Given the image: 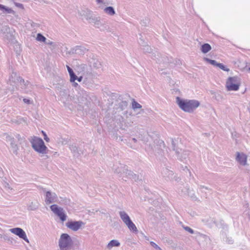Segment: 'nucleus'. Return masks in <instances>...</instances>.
I'll use <instances>...</instances> for the list:
<instances>
[{
  "instance_id": "45",
  "label": "nucleus",
  "mask_w": 250,
  "mask_h": 250,
  "mask_svg": "<svg viewBox=\"0 0 250 250\" xmlns=\"http://www.w3.org/2000/svg\"><path fill=\"white\" fill-rule=\"evenodd\" d=\"M132 140L134 142V143H136L137 142V139H135V138H132Z\"/></svg>"
},
{
  "instance_id": "44",
  "label": "nucleus",
  "mask_w": 250,
  "mask_h": 250,
  "mask_svg": "<svg viewBox=\"0 0 250 250\" xmlns=\"http://www.w3.org/2000/svg\"><path fill=\"white\" fill-rule=\"evenodd\" d=\"M46 43L47 44L51 45L52 44V42L50 41H49V42H47Z\"/></svg>"
},
{
  "instance_id": "31",
  "label": "nucleus",
  "mask_w": 250,
  "mask_h": 250,
  "mask_svg": "<svg viewBox=\"0 0 250 250\" xmlns=\"http://www.w3.org/2000/svg\"><path fill=\"white\" fill-rule=\"evenodd\" d=\"M199 189L201 192H204L205 190H208L209 193L210 192V189L204 186H200Z\"/></svg>"
},
{
  "instance_id": "8",
  "label": "nucleus",
  "mask_w": 250,
  "mask_h": 250,
  "mask_svg": "<svg viewBox=\"0 0 250 250\" xmlns=\"http://www.w3.org/2000/svg\"><path fill=\"white\" fill-rule=\"evenodd\" d=\"M226 87L228 91H237L239 88V82L237 77H230L226 82Z\"/></svg>"
},
{
  "instance_id": "42",
  "label": "nucleus",
  "mask_w": 250,
  "mask_h": 250,
  "mask_svg": "<svg viewBox=\"0 0 250 250\" xmlns=\"http://www.w3.org/2000/svg\"><path fill=\"white\" fill-rule=\"evenodd\" d=\"M123 105L125 106H127V103L126 102H122Z\"/></svg>"
},
{
  "instance_id": "29",
  "label": "nucleus",
  "mask_w": 250,
  "mask_h": 250,
  "mask_svg": "<svg viewBox=\"0 0 250 250\" xmlns=\"http://www.w3.org/2000/svg\"><path fill=\"white\" fill-rule=\"evenodd\" d=\"M183 228L185 230L187 231L190 234H193L194 233V230L191 228H189V227H188V226L185 227L184 226V227H183Z\"/></svg>"
},
{
  "instance_id": "5",
  "label": "nucleus",
  "mask_w": 250,
  "mask_h": 250,
  "mask_svg": "<svg viewBox=\"0 0 250 250\" xmlns=\"http://www.w3.org/2000/svg\"><path fill=\"white\" fill-rule=\"evenodd\" d=\"M119 214L121 219L127 226L128 229L133 232L137 233L138 232L137 228L126 212L125 211H120Z\"/></svg>"
},
{
  "instance_id": "24",
  "label": "nucleus",
  "mask_w": 250,
  "mask_h": 250,
  "mask_svg": "<svg viewBox=\"0 0 250 250\" xmlns=\"http://www.w3.org/2000/svg\"><path fill=\"white\" fill-rule=\"evenodd\" d=\"M132 107L134 110H135L136 109H140L142 108V105L136 102L134 99H133L132 103Z\"/></svg>"
},
{
  "instance_id": "22",
  "label": "nucleus",
  "mask_w": 250,
  "mask_h": 250,
  "mask_svg": "<svg viewBox=\"0 0 250 250\" xmlns=\"http://www.w3.org/2000/svg\"><path fill=\"white\" fill-rule=\"evenodd\" d=\"M59 203L62 205L66 206H71V201L70 199L66 198H60V200Z\"/></svg>"
},
{
  "instance_id": "6",
  "label": "nucleus",
  "mask_w": 250,
  "mask_h": 250,
  "mask_svg": "<svg viewBox=\"0 0 250 250\" xmlns=\"http://www.w3.org/2000/svg\"><path fill=\"white\" fill-rule=\"evenodd\" d=\"M120 167H118L117 168L115 169V172L121 175L125 174L129 178L137 181L139 180V176H137L136 174H134L132 171L128 170L122 164H120Z\"/></svg>"
},
{
  "instance_id": "27",
  "label": "nucleus",
  "mask_w": 250,
  "mask_h": 250,
  "mask_svg": "<svg viewBox=\"0 0 250 250\" xmlns=\"http://www.w3.org/2000/svg\"><path fill=\"white\" fill-rule=\"evenodd\" d=\"M217 67L226 72H229V68H227L226 66L221 63H218Z\"/></svg>"
},
{
  "instance_id": "19",
  "label": "nucleus",
  "mask_w": 250,
  "mask_h": 250,
  "mask_svg": "<svg viewBox=\"0 0 250 250\" xmlns=\"http://www.w3.org/2000/svg\"><path fill=\"white\" fill-rule=\"evenodd\" d=\"M66 67L70 77V82H74V81L76 80V78H77V76L70 67H69L68 65H66Z\"/></svg>"
},
{
  "instance_id": "32",
  "label": "nucleus",
  "mask_w": 250,
  "mask_h": 250,
  "mask_svg": "<svg viewBox=\"0 0 250 250\" xmlns=\"http://www.w3.org/2000/svg\"><path fill=\"white\" fill-rule=\"evenodd\" d=\"M143 50H144V51H145L146 52L150 53H151L150 51H151V48H150V47L149 45H147L144 46Z\"/></svg>"
},
{
  "instance_id": "40",
  "label": "nucleus",
  "mask_w": 250,
  "mask_h": 250,
  "mask_svg": "<svg viewBox=\"0 0 250 250\" xmlns=\"http://www.w3.org/2000/svg\"><path fill=\"white\" fill-rule=\"evenodd\" d=\"M5 8H6L5 6H4V5H3L2 4H0V10H5Z\"/></svg>"
},
{
  "instance_id": "23",
  "label": "nucleus",
  "mask_w": 250,
  "mask_h": 250,
  "mask_svg": "<svg viewBox=\"0 0 250 250\" xmlns=\"http://www.w3.org/2000/svg\"><path fill=\"white\" fill-rule=\"evenodd\" d=\"M201 51L204 53H207L211 49V47L208 43H204L201 46Z\"/></svg>"
},
{
  "instance_id": "16",
  "label": "nucleus",
  "mask_w": 250,
  "mask_h": 250,
  "mask_svg": "<svg viewBox=\"0 0 250 250\" xmlns=\"http://www.w3.org/2000/svg\"><path fill=\"white\" fill-rule=\"evenodd\" d=\"M162 174L164 177L171 179L172 178L174 173L172 170H169L167 167H165L163 168Z\"/></svg>"
},
{
  "instance_id": "33",
  "label": "nucleus",
  "mask_w": 250,
  "mask_h": 250,
  "mask_svg": "<svg viewBox=\"0 0 250 250\" xmlns=\"http://www.w3.org/2000/svg\"><path fill=\"white\" fill-rule=\"evenodd\" d=\"M42 135L43 136L44 140L47 142H48L49 141V138L47 137V135L46 133L44 131H42Z\"/></svg>"
},
{
  "instance_id": "13",
  "label": "nucleus",
  "mask_w": 250,
  "mask_h": 250,
  "mask_svg": "<svg viewBox=\"0 0 250 250\" xmlns=\"http://www.w3.org/2000/svg\"><path fill=\"white\" fill-rule=\"evenodd\" d=\"M151 57L152 59L155 60L158 63L167 62L168 60L167 57L162 56V55L157 51L152 52Z\"/></svg>"
},
{
  "instance_id": "9",
  "label": "nucleus",
  "mask_w": 250,
  "mask_h": 250,
  "mask_svg": "<svg viewBox=\"0 0 250 250\" xmlns=\"http://www.w3.org/2000/svg\"><path fill=\"white\" fill-rule=\"evenodd\" d=\"M50 208L51 211L57 215L62 222L66 220L67 216L62 208L59 207L56 204L51 205Z\"/></svg>"
},
{
  "instance_id": "11",
  "label": "nucleus",
  "mask_w": 250,
  "mask_h": 250,
  "mask_svg": "<svg viewBox=\"0 0 250 250\" xmlns=\"http://www.w3.org/2000/svg\"><path fill=\"white\" fill-rule=\"evenodd\" d=\"M9 230L11 233L18 236L20 238L22 239L26 242H29V240L25 231L21 228H14L10 229Z\"/></svg>"
},
{
  "instance_id": "3",
  "label": "nucleus",
  "mask_w": 250,
  "mask_h": 250,
  "mask_svg": "<svg viewBox=\"0 0 250 250\" xmlns=\"http://www.w3.org/2000/svg\"><path fill=\"white\" fill-rule=\"evenodd\" d=\"M30 142L33 148L36 152L42 154L47 153V147L45 146L42 139L38 137H34L32 138Z\"/></svg>"
},
{
  "instance_id": "48",
  "label": "nucleus",
  "mask_w": 250,
  "mask_h": 250,
  "mask_svg": "<svg viewBox=\"0 0 250 250\" xmlns=\"http://www.w3.org/2000/svg\"><path fill=\"white\" fill-rule=\"evenodd\" d=\"M143 42H144V41H143V42H139V44H141L142 45L144 46Z\"/></svg>"
},
{
  "instance_id": "17",
  "label": "nucleus",
  "mask_w": 250,
  "mask_h": 250,
  "mask_svg": "<svg viewBox=\"0 0 250 250\" xmlns=\"http://www.w3.org/2000/svg\"><path fill=\"white\" fill-rule=\"evenodd\" d=\"M71 151L74 154V155L78 157L83 152L82 151L79 150L75 145H72L69 147Z\"/></svg>"
},
{
  "instance_id": "2",
  "label": "nucleus",
  "mask_w": 250,
  "mask_h": 250,
  "mask_svg": "<svg viewBox=\"0 0 250 250\" xmlns=\"http://www.w3.org/2000/svg\"><path fill=\"white\" fill-rule=\"evenodd\" d=\"M172 147L175 152L178 159L181 162L187 164L189 160V152L188 150L182 149L178 146V140H171Z\"/></svg>"
},
{
  "instance_id": "7",
  "label": "nucleus",
  "mask_w": 250,
  "mask_h": 250,
  "mask_svg": "<svg viewBox=\"0 0 250 250\" xmlns=\"http://www.w3.org/2000/svg\"><path fill=\"white\" fill-rule=\"evenodd\" d=\"M18 83H19L21 86H23L24 87L28 86L29 84V83L28 81L25 82L23 79L20 77H19L17 73L12 72L9 77V84L11 85L16 86Z\"/></svg>"
},
{
  "instance_id": "20",
  "label": "nucleus",
  "mask_w": 250,
  "mask_h": 250,
  "mask_svg": "<svg viewBox=\"0 0 250 250\" xmlns=\"http://www.w3.org/2000/svg\"><path fill=\"white\" fill-rule=\"evenodd\" d=\"M104 11L109 16H113L115 14V11L112 6H108L104 9Z\"/></svg>"
},
{
  "instance_id": "39",
  "label": "nucleus",
  "mask_w": 250,
  "mask_h": 250,
  "mask_svg": "<svg viewBox=\"0 0 250 250\" xmlns=\"http://www.w3.org/2000/svg\"><path fill=\"white\" fill-rule=\"evenodd\" d=\"M76 80H77L78 82H80L82 81V79H83V77L82 76H80L79 77H78L77 76V78H76Z\"/></svg>"
},
{
  "instance_id": "18",
  "label": "nucleus",
  "mask_w": 250,
  "mask_h": 250,
  "mask_svg": "<svg viewBox=\"0 0 250 250\" xmlns=\"http://www.w3.org/2000/svg\"><path fill=\"white\" fill-rule=\"evenodd\" d=\"M120 246V243L119 242V241L117 240H111L107 245L106 246V248L108 249H111L113 247H118Z\"/></svg>"
},
{
  "instance_id": "30",
  "label": "nucleus",
  "mask_w": 250,
  "mask_h": 250,
  "mask_svg": "<svg viewBox=\"0 0 250 250\" xmlns=\"http://www.w3.org/2000/svg\"><path fill=\"white\" fill-rule=\"evenodd\" d=\"M6 139H7V140H9V141L11 142V145L12 146L14 147V146H16L15 145V144L14 143V138L11 137L10 136H7L6 137Z\"/></svg>"
},
{
  "instance_id": "46",
  "label": "nucleus",
  "mask_w": 250,
  "mask_h": 250,
  "mask_svg": "<svg viewBox=\"0 0 250 250\" xmlns=\"http://www.w3.org/2000/svg\"><path fill=\"white\" fill-rule=\"evenodd\" d=\"M83 95H84V96H87V95H86V92H85V91H83Z\"/></svg>"
},
{
  "instance_id": "37",
  "label": "nucleus",
  "mask_w": 250,
  "mask_h": 250,
  "mask_svg": "<svg viewBox=\"0 0 250 250\" xmlns=\"http://www.w3.org/2000/svg\"><path fill=\"white\" fill-rule=\"evenodd\" d=\"M23 101L24 102V103H25L26 104H31V101L29 99L24 98L23 99Z\"/></svg>"
},
{
  "instance_id": "49",
  "label": "nucleus",
  "mask_w": 250,
  "mask_h": 250,
  "mask_svg": "<svg viewBox=\"0 0 250 250\" xmlns=\"http://www.w3.org/2000/svg\"><path fill=\"white\" fill-rule=\"evenodd\" d=\"M189 173L190 174V172L189 171V169H187Z\"/></svg>"
},
{
  "instance_id": "34",
  "label": "nucleus",
  "mask_w": 250,
  "mask_h": 250,
  "mask_svg": "<svg viewBox=\"0 0 250 250\" xmlns=\"http://www.w3.org/2000/svg\"><path fill=\"white\" fill-rule=\"evenodd\" d=\"M179 192L181 193L182 195H185L188 193V189L187 188H184V189H182L181 191H179Z\"/></svg>"
},
{
  "instance_id": "1",
  "label": "nucleus",
  "mask_w": 250,
  "mask_h": 250,
  "mask_svg": "<svg viewBox=\"0 0 250 250\" xmlns=\"http://www.w3.org/2000/svg\"><path fill=\"white\" fill-rule=\"evenodd\" d=\"M176 102L179 107L184 111L192 113L200 105V102L196 100H185L176 97Z\"/></svg>"
},
{
  "instance_id": "14",
  "label": "nucleus",
  "mask_w": 250,
  "mask_h": 250,
  "mask_svg": "<svg viewBox=\"0 0 250 250\" xmlns=\"http://www.w3.org/2000/svg\"><path fill=\"white\" fill-rule=\"evenodd\" d=\"M85 18L87 20H88L90 23H93L96 27H100L101 21L99 17L93 16L90 14H88L85 16Z\"/></svg>"
},
{
  "instance_id": "43",
  "label": "nucleus",
  "mask_w": 250,
  "mask_h": 250,
  "mask_svg": "<svg viewBox=\"0 0 250 250\" xmlns=\"http://www.w3.org/2000/svg\"><path fill=\"white\" fill-rule=\"evenodd\" d=\"M73 83V85L74 86L76 87L77 85H78V84L77 83H75V82Z\"/></svg>"
},
{
  "instance_id": "47",
  "label": "nucleus",
  "mask_w": 250,
  "mask_h": 250,
  "mask_svg": "<svg viewBox=\"0 0 250 250\" xmlns=\"http://www.w3.org/2000/svg\"><path fill=\"white\" fill-rule=\"evenodd\" d=\"M2 175V171L1 170H0V177Z\"/></svg>"
},
{
  "instance_id": "12",
  "label": "nucleus",
  "mask_w": 250,
  "mask_h": 250,
  "mask_svg": "<svg viewBox=\"0 0 250 250\" xmlns=\"http://www.w3.org/2000/svg\"><path fill=\"white\" fill-rule=\"evenodd\" d=\"M57 195L54 192L47 191L46 192L45 202L46 205L57 202Z\"/></svg>"
},
{
  "instance_id": "15",
  "label": "nucleus",
  "mask_w": 250,
  "mask_h": 250,
  "mask_svg": "<svg viewBox=\"0 0 250 250\" xmlns=\"http://www.w3.org/2000/svg\"><path fill=\"white\" fill-rule=\"evenodd\" d=\"M236 159L241 165L245 166L247 164V156L243 153L237 152Z\"/></svg>"
},
{
  "instance_id": "50",
  "label": "nucleus",
  "mask_w": 250,
  "mask_h": 250,
  "mask_svg": "<svg viewBox=\"0 0 250 250\" xmlns=\"http://www.w3.org/2000/svg\"><path fill=\"white\" fill-rule=\"evenodd\" d=\"M140 40L141 41H143V40L141 39V38H140Z\"/></svg>"
},
{
  "instance_id": "25",
  "label": "nucleus",
  "mask_w": 250,
  "mask_h": 250,
  "mask_svg": "<svg viewBox=\"0 0 250 250\" xmlns=\"http://www.w3.org/2000/svg\"><path fill=\"white\" fill-rule=\"evenodd\" d=\"M36 39L38 41L45 42L46 39L41 33L37 34Z\"/></svg>"
},
{
  "instance_id": "51",
  "label": "nucleus",
  "mask_w": 250,
  "mask_h": 250,
  "mask_svg": "<svg viewBox=\"0 0 250 250\" xmlns=\"http://www.w3.org/2000/svg\"><path fill=\"white\" fill-rule=\"evenodd\" d=\"M249 70L250 71V67L249 68Z\"/></svg>"
},
{
  "instance_id": "38",
  "label": "nucleus",
  "mask_w": 250,
  "mask_h": 250,
  "mask_svg": "<svg viewBox=\"0 0 250 250\" xmlns=\"http://www.w3.org/2000/svg\"><path fill=\"white\" fill-rule=\"evenodd\" d=\"M15 5H16L17 7H19V8H23V5H22V4H21V3H16L15 4Z\"/></svg>"
},
{
  "instance_id": "41",
  "label": "nucleus",
  "mask_w": 250,
  "mask_h": 250,
  "mask_svg": "<svg viewBox=\"0 0 250 250\" xmlns=\"http://www.w3.org/2000/svg\"><path fill=\"white\" fill-rule=\"evenodd\" d=\"M96 2H97V3H101L103 2V0H96Z\"/></svg>"
},
{
  "instance_id": "4",
  "label": "nucleus",
  "mask_w": 250,
  "mask_h": 250,
  "mask_svg": "<svg viewBox=\"0 0 250 250\" xmlns=\"http://www.w3.org/2000/svg\"><path fill=\"white\" fill-rule=\"evenodd\" d=\"M73 245V241L67 233H62L59 240V246L61 250H68Z\"/></svg>"
},
{
  "instance_id": "10",
  "label": "nucleus",
  "mask_w": 250,
  "mask_h": 250,
  "mask_svg": "<svg viewBox=\"0 0 250 250\" xmlns=\"http://www.w3.org/2000/svg\"><path fill=\"white\" fill-rule=\"evenodd\" d=\"M83 225L84 223L82 221H71L66 223V226L74 231L78 230Z\"/></svg>"
},
{
  "instance_id": "28",
  "label": "nucleus",
  "mask_w": 250,
  "mask_h": 250,
  "mask_svg": "<svg viewBox=\"0 0 250 250\" xmlns=\"http://www.w3.org/2000/svg\"><path fill=\"white\" fill-rule=\"evenodd\" d=\"M150 244L156 250H162V249L158 245H157L155 243H154L153 241H151L150 242Z\"/></svg>"
},
{
  "instance_id": "35",
  "label": "nucleus",
  "mask_w": 250,
  "mask_h": 250,
  "mask_svg": "<svg viewBox=\"0 0 250 250\" xmlns=\"http://www.w3.org/2000/svg\"><path fill=\"white\" fill-rule=\"evenodd\" d=\"M100 65H101L100 62L99 61H97L96 62H95L94 63L93 66L98 68L100 67Z\"/></svg>"
},
{
  "instance_id": "21",
  "label": "nucleus",
  "mask_w": 250,
  "mask_h": 250,
  "mask_svg": "<svg viewBox=\"0 0 250 250\" xmlns=\"http://www.w3.org/2000/svg\"><path fill=\"white\" fill-rule=\"evenodd\" d=\"M87 51L85 47L82 46H77L75 48V51L76 54L82 55L85 53Z\"/></svg>"
},
{
  "instance_id": "26",
  "label": "nucleus",
  "mask_w": 250,
  "mask_h": 250,
  "mask_svg": "<svg viewBox=\"0 0 250 250\" xmlns=\"http://www.w3.org/2000/svg\"><path fill=\"white\" fill-rule=\"evenodd\" d=\"M205 60L206 62H209L210 64H212V65L215 66L217 67L218 62H217L215 60H213L209 59L208 58H205Z\"/></svg>"
},
{
  "instance_id": "36",
  "label": "nucleus",
  "mask_w": 250,
  "mask_h": 250,
  "mask_svg": "<svg viewBox=\"0 0 250 250\" xmlns=\"http://www.w3.org/2000/svg\"><path fill=\"white\" fill-rule=\"evenodd\" d=\"M5 11L7 13H12V12H13V10L11 9V8H8V7H6L5 9Z\"/></svg>"
}]
</instances>
